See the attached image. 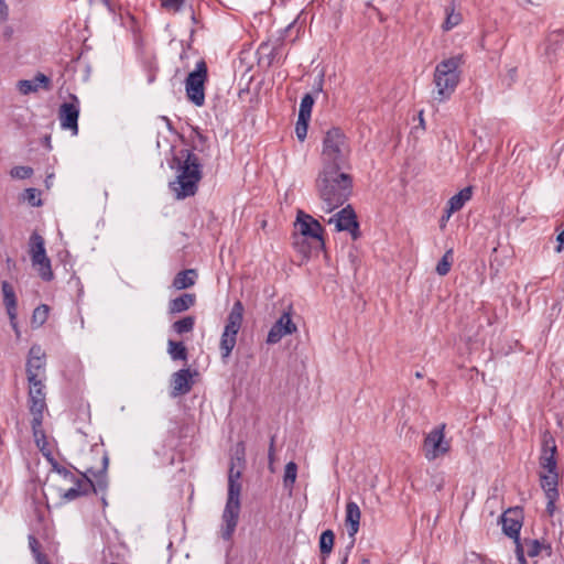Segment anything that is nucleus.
I'll list each match as a JSON object with an SVG mask.
<instances>
[{"label":"nucleus","instance_id":"a18cd8bd","mask_svg":"<svg viewBox=\"0 0 564 564\" xmlns=\"http://www.w3.org/2000/svg\"><path fill=\"white\" fill-rule=\"evenodd\" d=\"M557 498L558 497L546 498L547 499L546 511L550 516H552L555 511V501L557 500Z\"/></svg>","mask_w":564,"mask_h":564},{"label":"nucleus","instance_id":"473e14b6","mask_svg":"<svg viewBox=\"0 0 564 564\" xmlns=\"http://www.w3.org/2000/svg\"><path fill=\"white\" fill-rule=\"evenodd\" d=\"M296 476H297V466L294 462H290L285 465V469H284V478H283V482H284V486L286 488H289L290 490L293 488V485L296 480Z\"/></svg>","mask_w":564,"mask_h":564},{"label":"nucleus","instance_id":"c85d7f7f","mask_svg":"<svg viewBox=\"0 0 564 564\" xmlns=\"http://www.w3.org/2000/svg\"><path fill=\"white\" fill-rule=\"evenodd\" d=\"M335 535L332 530L324 531L319 536V550L324 555H328L334 546Z\"/></svg>","mask_w":564,"mask_h":564},{"label":"nucleus","instance_id":"4be33fe9","mask_svg":"<svg viewBox=\"0 0 564 564\" xmlns=\"http://www.w3.org/2000/svg\"><path fill=\"white\" fill-rule=\"evenodd\" d=\"M471 188L465 187L459 193L452 196L447 203L446 208V219H449L451 216L463 208V206L471 198Z\"/></svg>","mask_w":564,"mask_h":564},{"label":"nucleus","instance_id":"dca6fc26","mask_svg":"<svg viewBox=\"0 0 564 564\" xmlns=\"http://www.w3.org/2000/svg\"><path fill=\"white\" fill-rule=\"evenodd\" d=\"M329 224H334L338 231L347 230L354 232L358 228L356 214L351 206H346L340 212L328 219Z\"/></svg>","mask_w":564,"mask_h":564},{"label":"nucleus","instance_id":"58836bf2","mask_svg":"<svg viewBox=\"0 0 564 564\" xmlns=\"http://www.w3.org/2000/svg\"><path fill=\"white\" fill-rule=\"evenodd\" d=\"M24 199L32 206H41L40 192L35 188H26L24 192Z\"/></svg>","mask_w":564,"mask_h":564},{"label":"nucleus","instance_id":"f257e3e1","mask_svg":"<svg viewBox=\"0 0 564 564\" xmlns=\"http://www.w3.org/2000/svg\"><path fill=\"white\" fill-rule=\"evenodd\" d=\"M322 209L332 213L340 207L350 196L352 181L343 170L322 169L316 181Z\"/></svg>","mask_w":564,"mask_h":564},{"label":"nucleus","instance_id":"bb28decb","mask_svg":"<svg viewBox=\"0 0 564 564\" xmlns=\"http://www.w3.org/2000/svg\"><path fill=\"white\" fill-rule=\"evenodd\" d=\"M502 522V531L510 538L518 539L521 522L518 519H513L509 516V513H505L501 518Z\"/></svg>","mask_w":564,"mask_h":564},{"label":"nucleus","instance_id":"2f4dec72","mask_svg":"<svg viewBox=\"0 0 564 564\" xmlns=\"http://www.w3.org/2000/svg\"><path fill=\"white\" fill-rule=\"evenodd\" d=\"M195 325V318L193 316H186L180 321H176L172 327L177 334H186L193 330Z\"/></svg>","mask_w":564,"mask_h":564},{"label":"nucleus","instance_id":"864d4df0","mask_svg":"<svg viewBox=\"0 0 564 564\" xmlns=\"http://www.w3.org/2000/svg\"><path fill=\"white\" fill-rule=\"evenodd\" d=\"M51 178H52V175H50V176L47 177V180L45 181V183H46V186H47V187L50 186Z\"/></svg>","mask_w":564,"mask_h":564},{"label":"nucleus","instance_id":"3c124183","mask_svg":"<svg viewBox=\"0 0 564 564\" xmlns=\"http://www.w3.org/2000/svg\"><path fill=\"white\" fill-rule=\"evenodd\" d=\"M529 3L533 4V6H540L542 3L543 0H527Z\"/></svg>","mask_w":564,"mask_h":564},{"label":"nucleus","instance_id":"cd10ccee","mask_svg":"<svg viewBox=\"0 0 564 564\" xmlns=\"http://www.w3.org/2000/svg\"><path fill=\"white\" fill-rule=\"evenodd\" d=\"M43 416H32V430L36 445L43 449L46 444V437L42 427Z\"/></svg>","mask_w":564,"mask_h":564},{"label":"nucleus","instance_id":"ea45409f","mask_svg":"<svg viewBox=\"0 0 564 564\" xmlns=\"http://www.w3.org/2000/svg\"><path fill=\"white\" fill-rule=\"evenodd\" d=\"M308 121H310V119H302L300 117L297 118L295 132H296V137L300 141H304L306 138Z\"/></svg>","mask_w":564,"mask_h":564},{"label":"nucleus","instance_id":"6e6552de","mask_svg":"<svg viewBox=\"0 0 564 564\" xmlns=\"http://www.w3.org/2000/svg\"><path fill=\"white\" fill-rule=\"evenodd\" d=\"M207 79V66L204 61L196 64L185 80L186 96L195 106L202 107L205 102V82Z\"/></svg>","mask_w":564,"mask_h":564},{"label":"nucleus","instance_id":"1a4fd4ad","mask_svg":"<svg viewBox=\"0 0 564 564\" xmlns=\"http://www.w3.org/2000/svg\"><path fill=\"white\" fill-rule=\"evenodd\" d=\"M422 449L430 462L449 452L451 443L445 438V424L434 427L425 435Z\"/></svg>","mask_w":564,"mask_h":564},{"label":"nucleus","instance_id":"e433bc0d","mask_svg":"<svg viewBox=\"0 0 564 564\" xmlns=\"http://www.w3.org/2000/svg\"><path fill=\"white\" fill-rule=\"evenodd\" d=\"M462 21V15L459 12H455L453 9L449 11L446 10V19L443 23L444 31H449L453 28L457 26Z\"/></svg>","mask_w":564,"mask_h":564},{"label":"nucleus","instance_id":"a878e982","mask_svg":"<svg viewBox=\"0 0 564 564\" xmlns=\"http://www.w3.org/2000/svg\"><path fill=\"white\" fill-rule=\"evenodd\" d=\"M245 447L242 444H239L236 451V460H231V466L229 468L228 481L230 480H240L241 477V466L243 463Z\"/></svg>","mask_w":564,"mask_h":564},{"label":"nucleus","instance_id":"c9c22d12","mask_svg":"<svg viewBox=\"0 0 564 564\" xmlns=\"http://www.w3.org/2000/svg\"><path fill=\"white\" fill-rule=\"evenodd\" d=\"M240 491H241L240 480L228 481L227 502L240 503Z\"/></svg>","mask_w":564,"mask_h":564},{"label":"nucleus","instance_id":"ddd939ff","mask_svg":"<svg viewBox=\"0 0 564 564\" xmlns=\"http://www.w3.org/2000/svg\"><path fill=\"white\" fill-rule=\"evenodd\" d=\"M297 330L296 324L291 316V310L283 312L278 321L270 328L267 336V344H278L286 335H292Z\"/></svg>","mask_w":564,"mask_h":564},{"label":"nucleus","instance_id":"09e8293b","mask_svg":"<svg viewBox=\"0 0 564 564\" xmlns=\"http://www.w3.org/2000/svg\"><path fill=\"white\" fill-rule=\"evenodd\" d=\"M3 25V30H2V36L6 39V40H9L11 36H12V33H13V30L11 26L9 25Z\"/></svg>","mask_w":564,"mask_h":564},{"label":"nucleus","instance_id":"4c0bfd02","mask_svg":"<svg viewBox=\"0 0 564 564\" xmlns=\"http://www.w3.org/2000/svg\"><path fill=\"white\" fill-rule=\"evenodd\" d=\"M33 174V169L30 166H14L10 171V175L13 178L24 180Z\"/></svg>","mask_w":564,"mask_h":564},{"label":"nucleus","instance_id":"5fc2aeb1","mask_svg":"<svg viewBox=\"0 0 564 564\" xmlns=\"http://www.w3.org/2000/svg\"><path fill=\"white\" fill-rule=\"evenodd\" d=\"M420 122H421V124H423V122H424V120H423V112L422 111L420 112Z\"/></svg>","mask_w":564,"mask_h":564},{"label":"nucleus","instance_id":"72a5a7b5","mask_svg":"<svg viewBox=\"0 0 564 564\" xmlns=\"http://www.w3.org/2000/svg\"><path fill=\"white\" fill-rule=\"evenodd\" d=\"M314 98L312 97V95H304L300 104L299 117L302 119H311Z\"/></svg>","mask_w":564,"mask_h":564},{"label":"nucleus","instance_id":"9b49d317","mask_svg":"<svg viewBox=\"0 0 564 564\" xmlns=\"http://www.w3.org/2000/svg\"><path fill=\"white\" fill-rule=\"evenodd\" d=\"M46 355L39 345H33L29 350L26 360L28 381L45 380Z\"/></svg>","mask_w":564,"mask_h":564},{"label":"nucleus","instance_id":"f3484780","mask_svg":"<svg viewBox=\"0 0 564 564\" xmlns=\"http://www.w3.org/2000/svg\"><path fill=\"white\" fill-rule=\"evenodd\" d=\"M360 518L361 512L358 505L354 501H348L346 505L345 524L347 527L348 535L351 538L352 542L359 531Z\"/></svg>","mask_w":564,"mask_h":564},{"label":"nucleus","instance_id":"a19ab883","mask_svg":"<svg viewBox=\"0 0 564 564\" xmlns=\"http://www.w3.org/2000/svg\"><path fill=\"white\" fill-rule=\"evenodd\" d=\"M185 0H162L161 6L166 10L178 11Z\"/></svg>","mask_w":564,"mask_h":564},{"label":"nucleus","instance_id":"8fccbe9b","mask_svg":"<svg viewBox=\"0 0 564 564\" xmlns=\"http://www.w3.org/2000/svg\"><path fill=\"white\" fill-rule=\"evenodd\" d=\"M557 241L558 246L556 247V251L561 252L564 246V230L557 235Z\"/></svg>","mask_w":564,"mask_h":564},{"label":"nucleus","instance_id":"603ef678","mask_svg":"<svg viewBox=\"0 0 564 564\" xmlns=\"http://www.w3.org/2000/svg\"><path fill=\"white\" fill-rule=\"evenodd\" d=\"M447 220H448V219H446V214H445V215L442 217V220H441V221H442V226H444V225H445V223H446Z\"/></svg>","mask_w":564,"mask_h":564},{"label":"nucleus","instance_id":"37998d69","mask_svg":"<svg viewBox=\"0 0 564 564\" xmlns=\"http://www.w3.org/2000/svg\"><path fill=\"white\" fill-rule=\"evenodd\" d=\"M540 553V543L536 540H533L529 544L528 549V555L529 556H536Z\"/></svg>","mask_w":564,"mask_h":564},{"label":"nucleus","instance_id":"f8f14e48","mask_svg":"<svg viewBox=\"0 0 564 564\" xmlns=\"http://www.w3.org/2000/svg\"><path fill=\"white\" fill-rule=\"evenodd\" d=\"M296 232L302 238H308L317 243H322L323 228L321 224L311 215L300 210L297 213L296 221L294 224Z\"/></svg>","mask_w":564,"mask_h":564},{"label":"nucleus","instance_id":"6e6d98bb","mask_svg":"<svg viewBox=\"0 0 564 564\" xmlns=\"http://www.w3.org/2000/svg\"><path fill=\"white\" fill-rule=\"evenodd\" d=\"M84 326H85V321L83 317H80V327L84 328Z\"/></svg>","mask_w":564,"mask_h":564},{"label":"nucleus","instance_id":"5701e85b","mask_svg":"<svg viewBox=\"0 0 564 564\" xmlns=\"http://www.w3.org/2000/svg\"><path fill=\"white\" fill-rule=\"evenodd\" d=\"M541 487L544 490L546 498L558 497L557 491V482H558V474L557 473H543L540 476Z\"/></svg>","mask_w":564,"mask_h":564},{"label":"nucleus","instance_id":"f704fd0d","mask_svg":"<svg viewBox=\"0 0 564 564\" xmlns=\"http://www.w3.org/2000/svg\"><path fill=\"white\" fill-rule=\"evenodd\" d=\"M452 263H453V249H448L436 265L437 274H440L442 276L446 275L451 270Z\"/></svg>","mask_w":564,"mask_h":564},{"label":"nucleus","instance_id":"de8ad7c7","mask_svg":"<svg viewBox=\"0 0 564 564\" xmlns=\"http://www.w3.org/2000/svg\"><path fill=\"white\" fill-rule=\"evenodd\" d=\"M33 556L37 564H50V561L47 560L46 555L43 554L41 551L33 554Z\"/></svg>","mask_w":564,"mask_h":564},{"label":"nucleus","instance_id":"aec40b11","mask_svg":"<svg viewBox=\"0 0 564 564\" xmlns=\"http://www.w3.org/2000/svg\"><path fill=\"white\" fill-rule=\"evenodd\" d=\"M555 452L556 446L554 444V440H545L543 453L540 458V465L545 470V473H557L556 471V460H555Z\"/></svg>","mask_w":564,"mask_h":564},{"label":"nucleus","instance_id":"7ed1b4c3","mask_svg":"<svg viewBox=\"0 0 564 564\" xmlns=\"http://www.w3.org/2000/svg\"><path fill=\"white\" fill-rule=\"evenodd\" d=\"M463 56L455 55L440 62L434 70L433 83L435 85L433 98L443 102L454 94L460 78L459 67Z\"/></svg>","mask_w":564,"mask_h":564},{"label":"nucleus","instance_id":"20e7f679","mask_svg":"<svg viewBox=\"0 0 564 564\" xmlns=\"http://www.w3.org/2000/svg\"><path fill=\"white\" fill-rule=\"evenodd\" d=\"M183 156L184 161L178 166L176 180L170 183V188L177 199L195 195L202 178L199 159L189 151Z\"/></svg>","mask_w":564,"mask_h":564},{"label":"nucleus","instance_id":"0eeeda50","mask_svg":"<svg viewBox=\"0 0 564 564\" xmlns=\"http://www.w3.org/2000/svg\"><path fill=\"white\" fill-rule=\"evenodd\" d=\"M30 256L32 267L44 281H51L54 276L51 260L46 256L45 242L41 235L33 232L30 237Z\"/></svg>","mask_w":564,"mask_h":564},{"label":"nucleus","instance_id":"412c9836","mask_svg":"<svg viewBox=\"0 0 564 564\" xmlns=\"http://www.w3.org/2000/svg\"><path fill=\"white\" fill-rule=\"evenodd\" d=\"M48 77L42 73H39L33 79L19 80L17 88L22 95H29L31 93H36L41 86L48 88Z\"/></svg>","mask_w":564,"mask_h":564},{"label":"nucleus","instance_id":"4468645a","mask_svg":"<svg viewBox=\"0 0 564 564\" xmlns=\"http://www.w3.org/2000/svg\"><path fill=\"white\" fill-rule=\"evenodd\" d=\"M44 381H29V408L32 416H43L46 411Z\"/></svg>","mask_w":564,"mask_h":564},{"label":"nucleus","instance_id":"a211bd4d","mask_svg":"<svg viewBox=\"0 0 564 564\" xmlns=\"http://www.w3.org/2000/svg\"><path fill=\"white\" fill-rule=\"evenodd\" d=\"M192 373L188 369H182L172 376V395H183L192 389Z\"/></svg>","mask_w":564,"mask_h":564},{"label":"nucleus","instance_id":"393cba45","mask_svg":"<svg viewBox=\"0 0 564 564\" xmlns=\"http://www.w3.org/2000/svg\"><path fill=\"white\" fill-rule=\"evenodd\" d=\"M196 279V272L195 270H184L176 274V276L173 280V286L176 290H184L188 289L192 285H194Z\"/></svg>","mask_w":564,"mask_h":564},{"label":"nucleus","instance_id":"b1692460","mask_svg":"<svg viewBox=\"0 0 564 564\" xmlns=\"http://www.w3.org/2000/svg\"><path fill=\"white\" fill-rule=\"evenodd\" d=\"M195 303V296L193 294H183L170 302V313L176 314L182 313L193 306Z\"/></svg>","mask_w":564,"mask_h":564},{"label":"nucleus","instance_id":"4d7b16f0","mask_svg":"<svg viewBox=\"0 0 564 564\" xmlns=\"http://www.w3.org/2000/svg\"><path fill=\"white\" fill-rule=\"evenodd\" d=\"M373 0H368L367 6L370 7Z\"/></svg>","mask_w":564,"mask_h":564},{"label":"nucleus","instance_id":"39448f33","mask_svg":"<svg viewBox=\"0 0 564 564\" xmlns=\"http://www.w3.org/2000/svg\"><path fill=\"white\" fill-rule=\"evenodd\" d=\"M348 156L349 145L345 134L337 128L328 130L323 140V169L343 170Z\"/></svg>","mask_w":564,"mask_h":564},{"label":"nucleus","instance_id":"2eb2a0df","mask_svg":"<svg viewBox=\"0 0 564 564\" xmlns=\"http://www.w3.org/2000/svg\"><path fill=\"white\" fill-rule=\"evenodd\" d=\"M240 513V503L226 502L223 512V525L220 535L224 540L229 541L236 530Z\"/></svg>","mask_w":564,"mask_h":564},{"label":"nucleus","instance_id":"9d476101","mask_svg":"<svg viewBox=\"0 0 564 564\" xmlns=\"http://www.w3.org/2000/svg\"><path fill=\"white\" fill-rule=\"evenodd\" d=\"M79 100L75 95L70 100L63 102L58 109V120L63 130L70 131L72 135L78 134Z\"/></svg>","mask_w":564,"mask_h":564},{"label":"nucleus","instance_id":"423d86ee","mask_svg":"<svg viewBox=\"0 0 564 564\" xmlns=\"http://www.w3.org/2000/svg\"><path fill=\"white\" fill-rule=\"evenodd\" d=\"M243 318V306L241 302H236L228 314L226 325L220 338V352L223 359H227L237 343V335L241 328Z\"/></svg>","mask_w":564,"mask_h":564},{"label":"nucleus","instance_id":"49530a36","mask_svg":"<svg viewBox=\"0 0 564 564\" xmlns=\"http://www.w3.org/2000/svg\"><path fill=\"white\" fill-rule=\"evenodd\" d=\"M9 321H10V325H11L12 329L15 333L17 338H19L21 336V332H20V328L18 325V313L14 314L13 319H9Z\"/></svg>","mask_w":564,"mask_h":564},{"label":"nucleus","instance_id":"f03ea898","mask_svg":"<svg viewBox=\"0 0 564 564\" xmlns=\"http://www.w3.org/2000/svg\"><path fill=\"white\" fill-rule=\"evenodd\" d=\"M108 466V457H102V467L100 470L95 471L93 469H87L86 473L80 477L75 479V476L66 470L59 469L58 475L62 476L65 480L73 481L74 485L65 489L61 497L66 501L75 500L76 498L86 495L90 490L94 492L102 491L107 486L106 480V469Z\"/></svg>","mask_w":564,"mask_h":564},{"label":"nucleus","instance_id":"7c9ffc66","mask_svg":"<svg viewBox=\"0 0 564 564\" xmlns=\"http://www.w3.org/2000/svg\"><path fill=\"white\" fill-rule=\"evenodd\" d=\"M48 311H50V308L45 304L37 306L33 311V314H32V319H31L32 325L35 327L42 326L48 317Z\"/></svg>","mask_w":564,"mask_h":564},{"label":"nucleus","instance_id":"79ce46f5","mask_svg":"<svg viewBox=\"0 0 564 564\" xmlns=\"http://www.w3.org/2000/svg\"><path fill=\"white\" fill-rule=\"evenodd\" d=\"M9 18V8L4 0H0V25L4 24Z\"/></svg>","mask_w":564,"mask_h":564},{"label":"nucleus","instance_id":"13d9d810","mask_svg":"<svg viewBox=\"0 0 564 564\" xmlns=\"http://www.w3.org/2000/svg\"><path fill=\"white\" fill-rule=\"evenodd\" d=\"M270 448H273V444L270 445ZM272 454V449H270V455Z\"/></svg>","mask_w":564,"mask_h":564},{"label":"nucleus","instance_id":"6ab92c4d","mask_svg":"<svg viewBox=\"0 0 564 564\" xmlns=\"http://www.w3.org/2000/svg\"><path fill=\"white\" fill-rule=\"evenodd\" d=\"M1 291L3 297V305L6 307L9 319L14 318V314L18 313V299L14 288L8 281L1 283Z\"/></svg>","mask_w":564,"mask_h":564},{"label":"nucleus","instance_id":"c03bdc74","mask_svg":"<svg viewBox=\"0 0 564 564\" xmlns=\"http://www.w3.org/2000/svg\"><path fill=\"white\" fill-rule=\"evenodd\" d=\"M29 546L32 554L40 552V543L33 535L29 536Z\"/></svg>","mask_w":564,"mask_h":564},{"label":"nucleus","instance_id":"c756f323","mask_svg":"<svg viewBox=\"0 0 564 564\" xmlns=\"http://www.w3.org/2000/svg\"><path fill=\"white\" fill-rule=\"evenodd\" d=\"M169 354L173 360H185L187 351L183 343L169 340Z\"/></svg>","mask_w":564,"mask_h":564}]
</instances>
